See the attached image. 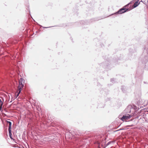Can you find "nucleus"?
<instances>
[{
    "instance_id": "obj_1",
    "label": "nucleus",
    "mask_w": 148,
    "mask_h": 148,
    "mask_svg": "<svg viewBox=\"0 0 148 148\" xmlns=\"http://www.w3.org/2000/svg\"><path fill=\"white\" fill-rule=\"evenodd\" d=\"M148 60V56L143 53L140 56L139 59L140 62L145 65V68L147 70H148V65L145 64L147 62Z\"/></svg>"
},
{
    "instance_id": "obj_2",
    "label": "nucleus",
    "mask_w": 148,
    "mask_h": 148,
    "mask_svg": "<svg viewBox=\"0 0 148 148\" xmlns=\"http://www.w3.org/2000/svg\"><path fill=\"white\" fill-rule=\"evenodd\" d=\"M130 10V9L129 8H125L124 7H123L122 8L120 9L118 11L113 13L109 16H113V18H114L115 17L117 16V15L119 14H121L124 13Z\"/></svg>"
},
{
    "instance_id": "obj_3",
    "label": "nucleus",
    "mask_w": 148,
    "mask_h": 148,
    "mask_svg": "<svg viewBox=\"0 0 148 148\" xmlns=\"http://www.w3.org/2000/svg\"><path fill=\"white\" fill-rule=\"evenodd\" d=\"M134 110V108L131 106H128L125 110L123 111V114H129L132 113Z\"/></svg>"
},
{
    "instance_id": "obj_4",
    "label": "nucleus",
    "mask_w": 148,
    "mask_h": 148,
    "mask_svg": "<svg viewBox=\"0 0 148 148\" xmlns=\"http://www.w3.org/2000/svg\"><path fill=\"white\" fill-rule=\"evenodd\" d=\"M134 110L130 114L131 117L133 116L134 119H138V111L136 109V107H134Z\"/></svg>"
},
{
    "instance_id": "obj_5",
    "label": "nucleus",
    "mask_w": 148,
    "mask_h": 148,
    "mask_svg": "<svg viewBox=\"0 0 148 148\" xmlns=\"http://www.w3.org/2000/svg\"><path fill=\"white\" fill-rule=\"evenodd\" d=\"M123 121H127V120L129 119L131 116L130 114H123Z\"/></svg>"
},
{
    "instance_id": "obj_6",
    "label": "nucleus",
    "mask_w": 148,
    "mask_h": 148,
    "mask_svg": "<svg viewBox=\"0 0 148 148\" xmlns=\"http://www.w3.org/2000/svg\"><path fill=\"white\" fill-rule=\"evenodd\" d=\"M143 53L148 56V44L145 46Z\"/></svg>"
},
{
    "instance_id": "obj_7",
    "label": "nucleus",
    "mask_w": 148,
    "mask_h": 148,
    "mask_svg": "<svg viewBox=\"0 0 148 148\" xmlns=\"http://www.w3.org/2000/svg\"><path fill=\"white\" fill-rule=\"evenodd\" d=\"M143 117L146 121L148 122V111H145L143 113Z\"/></svg>"
},
{
    "instance_id": "obj_8",
    "label": "nucleus",
    "mask_w": 148,
    "mask_h": 148,
    "mask_svg": "<svg viewBox=\"0 0 148 148\" xmlns=\"http://www.w3.org/2000/svg\"><path fill=\"white\" fill-rule=\"evenodd\" d=\"M136 1L134 3L133 5V8H134L137 7L139 4H140V3L139 2V0H136Z\"/></svg>"
},
{
    "instance_id": "obj_9",
    "label": "nucleus",
    "mask_w": 148,
    "mask_h": 148,
    "mask_svg": "<svg viewBox=\"0 0 148 148\" xmlns=\"http://www.w3.org/2000/svg\"><path fill=\"white\" fill-rule=\"evenodd\" d=\"M103 135L101 134L100 135V134H98L97 135L96 138L98 140V141H101L100 138H102Z\"/></svg>"
},
{
    "instance_id": "obj_10",
    "label": "nucleus",
    "mask_w": 148,
    "mask_h": 148,
    "mask_svg": "<svg viewBox=\"0 0 148 148\" xmlns=\"http://www.w3.org/2000/svg\"><path fill=\"white\" fill-rule=\"evenodd\" d=\"M6 122L7 123L9 124L8 129H11L12 123L11 122L6 121Z\"/></svg>"
},
{
    "instance_id": "obj_11",
    "label": "nucleus",
    "mask_w": 148,
    "mask_h": 148,
    "mask_svg": "<svg viewBox=\"0 0 148 148\" xmlns=\"http://www.w3.org/2000/svg\"><path fill=\"white\" fill-rule=\"evenodd\" d=\"M3 102L2 101L1 99H0V110L2 112V106L3 105Z\"/></svg>"
},
{
    "instance_id": "obj_12",
    "label": "nucleus",
    "mask_w": 148,
    "mask_h": 148,
    "mask_svg": "<svg viewBox=\"0 0 148 148\" xmlns=\"http://www.w3.org/2000/svg\"><path fill=\"white\" fill-rule=\"evenodd\" d=\"M8 132H9V136H10V138L11 139H12L13 138L12 136V133H11V129H8Z\"/></svg>"
},
{
    "instance_id": "obj_13",
    "label": "nucleus",
    "mask_w": 148,
    "mask_h": 148,
    "mask_svg": "<svg viewBox=\"0 0 148 148\" xmlns=\"http://www.w3.org/2000/svg\"><path fill=\"white\" fill-rule=\"evenodd\" d=\"M23 87L20 86H18V90L19 91V92H19V93H20L21 91V90H22V88Z\"/></svg>"
},
{
    "instance_id": "obj_14",
    "label": "nucleus",
    "mask_w": 148,
    "mask_h": 148,
    "mask_svg": "<svg viewBox=\"0 0 148 148\" xmlns=\"http://www.w3.org/2000/svg\"><path fill=\"white\" fill-rule=\"evenodd\" d=\"M119 118L121 119L122 121H123V115H119L118 116Z\"/></svg>"
},
{
    "instance_id": "obj_15",
    "label": "nucleus",
    "mask_w": 148,
    "mask_h": 148,
    "mask_svg": "<svg viewBox=\"0 0 148 148\" xmlns=\"http://www.w3.org/2000/svg\"><path fill=\"white\" fill-rule=\"evenodd\" d=\"M20 93H19V92H18L17 94H16V93H15V95L14 97L15 98H16L17 97L19 96V94Z\"/></svg>"
},
{
    "instance_id": "obj_16",
    "label": "nucleus",
    "mask_w": 148,
    "mask_h": 148,
    "mask_svg": "<svg viewBox=\"0 0 148 148\" xmlns=\"http://www.w3.org/2000/svg\"><path fill=\"white\" fill-rule=\"evenodd\" d=\"M131 3H132V2H130V3H128V4H127L126 5H125L123 7H124L125 8H126V7H127V6H128V5H130V4Z\"/></svg>"
},
{
    "instance_id": "obj_17",
    "label": "nucleus",
    "mask_w": 148,
    "mask_h": 148,
    "mask_svg": "<svg viewBox=\"0 0 148 148\" xmlns=\"http://www.w3.org/2000/svg\"><path fill=\"white\" fill-rule=\"evenodd\" d=\"M19 85L20 86H21L23 87L24 86V84L22 83L21 82L19 83Z\"/></svg>"
},
{
    "instance_id": "obj_18",
    "label": "nucleus",
    "mask_w": 148,
    "mask_h": 148,
    "mask_svg": "<svg viewBox=\"0 0 148 148\" xmlns=\"http://www.w3.org/2000/svg\"><path fill=\"white\" fill-rule=\"evenodd\" d=\"M46 119H45V118H42L41 119V121H43L44 122H45L46 121Z\"/></svg>"
},
{
    "instance_id": "obj_19",
    "label": "nucleus",
    "mask_w": 148,
    "mask_h": 148,
    "mask_svg": "<svg viewBox=\"0 0 148 148\" xmlns=\"http://www.w3.org/2000/svg\"><path fill=\"white\" fill-rule=\"evenodd\" d=\"M114 78H111L110 79L111 82H112L113 83H114V82H113L114 81Z\"/></svg>"
},
{
    "instance_id": "obj_20",
    "label": "nucleus",
    "mask_w": 148,
    "mask_h": 148,
    "mask_svg": "<svg viewBox=\"0 0 148 148\" xmlns=\"http://www.w3.org/2000/svg\"><path fill=\"white\" fill-rule=\"evenodd\" d=\"M81 23L83 24L84 25H85L86 24V23L85 22H84L83 21H81Z\"/></svg>"
},
{
    "instance_id": "obj_21",
    "label": "nucleus",
    "mask_w": 148,
    "mask_h": 148,
    "mask_svg": "<svg viewBox=\"0 0 148 148\" xmlns=\"http://www.w3.org/2000/svg\"><path fill=\"white\" fill-rule=\"evenodd\" d=\"M141 2H143L144 4H145V1H143L142 0H141V1H140L139 2L140 3Z\"/></svg>"
},
{
    "instance_id": "obj_22",
    "label": "nucleus",
    "mask_w": 148,
    "mask_h": 148,
    "mask_svg": "<svg viewBox=\"0 0 148 148\" xmlns=\"http://www.w3.org/2000/svg\"><path fill=\"white\" fill-rule=\"evenodd\" d=\"M124 130V129H120L119 130H118L115 131L114 132H116L118 131H119V130Z\"/></svg>"
},
{
    "instance_id": "obj_23",
    "label": "nucleus",
    "mask_w": 148,
    "mask_h": 148,
    "mask_svg": "<svg viewBox=\"0 0 148 148\" xmlns=\"http://www.w3.org/2000/svg\"><path fill=\"white\" fill-rule=\"evenodd\" d=\"M97 84V85L98 86H100V85H101L99 83H98V82Z\"/></svg>"
},
{
    "instance_id": "obj_24",
    "label": "nucleus",
    "mask_w": 148,
    "mask_h": 148,
    "mask_svg": "<svg viewBox=\"0 0 148 148\" xmlns=\"http://www.w3.org/2000/svg\"><path fill=\"white\" fill-rule=\"evenodd\" d=\"M121 60L120 59H118L116 60V61L118 62L119 61H120Z\"/></svg>"
},
{
    "instance_id": "obj_25",
    "label": "nucleus",
    "mask_w": 148,
    "mask_h": 148,
    "mask_svg": "<svg viewBox=\"0 0 148 148\" xmlns=\"http://www.w3.org/2000/svg\"><path fill=\"white\" fill-rule=\"evenodd\" d=\"M43 27V28H47L50 27Z\"/></svg>"
},
{
    "instance_id": "obj_26",
    "label": "nucleus",
    "mask_w": 148,
    "mask_h": 148,
    "mask_svg": "<svg viewBox=\"0 0 148 148\" xmlns=\"http://www.w3.org/2000/svg\"><path fill=\"white\" fill-rule=\"evenodd\" d=\"M93 20V19H91V20H90V22H92V20Z\"/></svg>"
},
{
    "instance_id": "obj_27",
    "label": "nucleus",
    "mask_w": 148,
    "mask_h": 148,
    "mask_svg": "<svg viewBox=\"0 0 148 148\" xmlns=\"http://www.w3.org/2000/svg\"><path fill=\"white\" fill-rule=\"evenodd\" d=\"M40 26H41V27H42V25H40Z\"/></svg>"
}]
</instances>
